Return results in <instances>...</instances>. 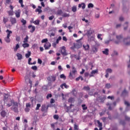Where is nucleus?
<instances>
[{"mask_svg":"<svg viewBox=\"0 0 130 130\" xmlns=\"http://www.w3.org/2000/svg\"><path fill=\"white\" fill-rule=\"evenodd\" d=\"M54 18V16L52 15L51 16H50L49 17V20H50V21H52V20H53Z\"/></svg>","mask_w":130,"mask_h":130,"instance_id":"59","label":"nucleus"},{"mask_svg":"<svg viewBox=\"0 0 130 130\" xmlns=\"http://www.w3.org/2000/svg\"><path fill=\"white\" fill-rule=\"evenodd\" d=\"M83 90H85V91H90V87H89V86H84L83 87Z\"/></svg>","mask_w":130,"mask_h":130,"instance_id":"42","label":"nucleus"},{"mask_svg":"<svg viewBox=\"0 0 130 130\" xmlns=\"http://www.w3.org/2000/svg\"><path fill=\"white\" fill-rule=\"evenodd\" d=\"M41 107V105L40 104H38L36 108V110H39V108Z\"/></svg>","mask_w":130,"mask_h":130,"instance_id":"45","label":"nucleus"},{"mask_svg":"<svg viewBox=\"0 0 130 130\" xmlns=\"http://www.w3.org/2000/svg\"><path fill=\"white\" fill-rule=\"evenodd\" d=\"M122 96H123V97H126L128 96V92H127L126 90L124 89L122 92Z\"/></svg>","mask_w":130,"mask_h":130,"instance_id":"16","label":"nucleus"},{"mask_svg":"<svg viewBox=\"0 0 130 130\" xmlns=\"http://www.w3.org/2000/svg\"><path fill=\"white\" fill-rule=\"evenodd\" d=\"M48 40L47 39H44L42 40V43H47Z\"/></svg>","mask_w":130,"mask_h":130,"instance_id":"50","label":"nucleus"},{"mask_svg":"<svg viewBox=\"0 0 130 130\" xmlns=\"http://www.w3.org/2000/svg\"><path fill=\"white\" fill-rule=\"evenodd\" d=\"M49 107V106H47L46 107V105H43L42 106L41 111L42 112H47Z\"/></svg>","mask_w":130,"mask_h":130,"instance_id":"7","label":"nucleus"},{"mask_svg":"<svg viewBox=\"0 0 130 130\" xmlns=\"http://www.w3.org/2000/svg\"><path fill=\"white\" fill-rule=\"evenodd\" d=\"M74 130H79V126L76 124H74Z\"/></svg>","mask_w":130,"mask_h":130,"instance_id":"52","label":"nucleus"},{"mask_svg":"<svg viewBox=\"0 0 130 130\" xmlns=\"http://www.w3.org/2000/svg\"><path fill=\"white\" fill-rule=\"evenodd\" d=\"M88 9H90L91 8H94V5H93V4L92 3H89L88 5Z\"/></svg>","mask_w":130,"mask_h":130,"instance_id":"44","label":"nucleus"},{"mask_svg":"<svg viewBox=\"0 0 130 130\" xmlns=\"http://www.w3.org/2000/svg\"><path fill=\"white\" fill-rule=\"evenodd\" d=\"M93 33H95V31H94V30L93 29H90L89 30H87V36L88 38H89V36H90V35H92V34H93Z\"/></svg>","mask_w":130,"mask_h":130,"instance_id":"15","label":"nucleus"},{"mask_svg":"<svg viewBox=\"0 0 130 130\" xmlns=\"http://www.w3.org/2000/svg\"><path fill=\"white\" fill-rule=\"evenodd\" d=\"M6 33H7V37H11V34H12L13 33V32L12 31V30H10L9 29H7L6 31Z\"/></svg>","mask_w":130,"mask_h":130,"instance_id":"18","label":"nucleus"},{"mask_svg":"<svg viewBox=\"0 0 130 130\" xmlns=\"http://www.w3.org/2000/svg\"><path fill=\"white\" fill-rule=\"evenodd\" d=\"M105 88H106L107 89H109L111 88V84H110V83H107L105 85Z\"/></svg>","mask_w":130,"mask_h":130,"instance_id":"33","label":"nucleus"},{"mask_svg":"<svg viewBox=\"0 0 130 130\" xmlns=\"http://www.w3.org/2000/svg\"><path fill=\"white\" fill-rule=\"evenodd\" d=\"M47 80L48 81H49V82H55V81L56 80V75L49 76L47 78Z\"/></svg>","mask_w":130,"mask_h":130,"instance_id":"5","label":"nucleus"},{"mask_svg":"<svg viewBox=\"0 0 130 130\" xmlns=\"http://www.w3.org/2000/svg\"><path fill=\"white\" fill-rule=\"evenodd\" d=\"M106 100V96H104L102 98L101 96L100 95L99 96H98L96 98V100L97 101L100 100L101 102H104V101H105Z\"/></svg>","mask_w":130,"mask_h":130,"instance_id":"9","label":"nucleus"},{"mask_svg":"<svg viewBox=\"0 0 130 130\" xmlns=\"http://www.w3.org/2000/svg\"><path fill=\"white\" fill-rule=\"evenodd\" d=\"M74 57L77 60H80V55L77 56V55H75Z\"/></svg>","mask_w":130,"mask_h":130,"instance_id":"53","label":"nucleus"},{"mask_svg":"<svg viewBox=\"0 0 130 130\" xmlns=\"http://www.w3.org/2000/svg\"><path fill=\"white\" fill-rule=\"evenodd\" d=\"M10 22L12 25H14V24H16V23H17V20L15 17H11Z\"/></svg>","mask_w":130,"mask_h":130,"instance_id":"11","label":"nucleus"},{"mask_svg":"<svg viewBox=\"0 0 130 130\" xmlns=\"http://www.w3.org/2000/svg\"><path fill=\"white\" fill-rule=\"evenodd\" d=\"M4 40L7 42V43H10V42H11V39L10 38V37H6L5 38Z\"/></svg>","mask_w":130,"mask_h":130,"instance_id":"23","label":"nucleus"},{"mask_svg":"<svg viewBox=\"0 0 130 130\" xmlns=\"http://www.w3.org/2000/svg\"><path fill=\"white\" fill-rule=\"evenodd\" d=\"M106 73L107 74H111V73H112V70L111 69H107L106 70Z\"/></svg>","mask_w":130,"mask_h":130,"instance_id":"30","label":"nucleus"},{"mask_svg":"<svg viewBox=\"0 0 130 130\" xmlns=\"http://www.w3.org/2000/svg\"><path fill=\"white\" fill-rule=\"evenodd\" d=\"M89 40H90V41H95V37L94 36H91L90 37V36H89Z\"/></svg>","mask_w":130,"mask_h":130,"instance_id":"32","label":"nucleus"},{"mask_svg":"<svg viewBox=\"0 0 130 130\" xmlns=\"http://www.w3.org/2000/svg\"><path fill=\"white\" fill-rule=\"evenodd\" d=\"M60 79H63V80H66L67 79V77L64 76V74H61L60 75Z\"/></svg>","mask_w":130,"mask_h":130,"instance_id":"43","label":"nucleus"},{"mask_svg":"<svg viewBox=\"0 0 130 130\" xmlns=\"http://www.w3.org/2000/svg\"><path fill=\"white\" fill-rule=\"evenodd\" d=\"M28 39H29V37L28 36H26V37L24 39L23 43H27V42H28Z\"/></svg>","mask_w":130,"mask_h":130,"instance_id":"34","label":"nucleus"},{"mask_svg":"<svg viewBox=\"0 0 130 130\" xmlns=\"http://www.w3.org/2000/svg\"><path fill=\"white\" fill-rule=\"evenodd\" d=\"M83 48L84 49V50H89V48H90V46L89 44H87L86 45H83Z\"/></svg>","mask_w":130,"mask_h":130,"instance_id":"24","label":"nucleus"},{"mask_svg":"<svg viewBox=\"0 0 130 130\" xmlns=\"http://www.w3.org/2000/svg\"><path fill=\"white\" fill-rule=\"evenodd\" d=\"M26 107H28V108H30L31 107V105H30L29 103H26Z\"/></svg>","mask_w":130,"mask_h":130,"instance_id":"62","label":"nucleus"},{"mask_svg":"<svg viewBox=\"0 0 130 130\" xmlns=\"http://www.w3.org/2000/svg\"><path fill=\"white\" fill-rule=\"evenodd\" d=\"M16 56L18 57V59L19 60H20L23 58V56L20 53H17L16 54Z\"/></svg>","mask_w":130,"mask_h":130,"instance_id":"20","label":"nucleus"},{"mask_svg":"<svg viewBox=\"0 0 130 130\" xmlns=\"http://www.w3.org/2000/svg\"><path fill=\"white\" fill-rule=\"evenodd\" d=\"M34 24L35 25H39V23H40V20H36V21L33 22Z\"/></svg>","mask_w":130,"mask_h":130,"instance_id":"38","label":"nucleus"},{"mask_svg":"<svg viewBox=\"0 0 130 130\" xmlns=\"http://www.w3.org/2000/svg\"><path fill=\"white\" fill-rule=\"evenodd\" d=\"M60 40H61V37H59L57 39V40H56V44H58V43H59V41H60Z\"/></svg>","mask_w":130,"mask_h":130,"instance_id":"37","label":"nucleus"},{"mask_svg":"<svg viewBox=\"0 0 130 130\" xmlns=\"http://www.w3.org/2000/svg\"><path fill=\"white\" fill-rule=\"evenodd\" d=\"M51 97H52V94H51V93H49L47 94L46 98L47 99H49V98H51Z\"/></svg>","mask_w":130,"mask_h":130,"instance_id":"51","label":"nucleus"},{"mask_svg":"<svg viewBox=\"0 0 130 130\" xmlns=\"http://www.w3.org/2000/svg\"><path fill=\"white\" fill-rule=\"evenodd\" d=\"M77 69L75 67H72V71L70 72L69 78L70 80H73L74 79V77L76 76V74H77Z\"/></svg>","mask_w":130,"mask_h":130,"instance_id":"2","label":"nucleus"},{"mask_svg":"<svg viewBox=\"0 0 130 130\" xmlns=\"http://www.w3.org/2000/svg\"><path fill=\"white\" fill-rule=\"evenodd\" d=\"M24 110L25 112H29V111H30V108L26 107Z\"/></svg>","mask_w":130,"mask_h":130,"instance_id":"55","label":"nucleus"},{"mask_svg":"<svg viewBox=\"0 0 130 130\" xmlns=\"http://www.w3.org/2000/svg\"><path fill=\"white\" fill-rule=\"evenodd\" d=\"M53 118L54 119H56V120H57L58 118H59V116H58V115H54Z\"/></svg>","mask_w":130,"mask_h":130,"instance_id":"46","label":"nucleus"},{"mask_svg":"<svg viewBox=\"0 0 130 130\" xmlns=\"http://www.w3.org/2000/svg\"><path fill=\"white\" fill-rule=\"evenodd\" d=\"M63 87H64L66 89H68V88H69V86L67 85V84L66 83H63L60 85V88H61V89H63Z\"/></svg>","mask_w":130,"mask_h":130,"instance_id":"27","label":"nucleus"},{"mask_svg":"<svg viewBox=\"0 0 130 130\" xmlns=\"http://www.w3.org/2000/svg\"><path fill=\"white\" fill-rule=\"evenodd\" d=\"M125 120H127L128 121H129L130 118L127 117V116H125Z\"/></svg>","mask_w":130,"mask_h":130,"instance_id":"63","label":"nucleus"},{"mask_svg":"<svg viewBox=\"0 0 130 130\" xmlns=\"http://www.w3.org/2000/svg\"><path fill=\"white\" fill-rule=\"evenodd\" d=\"M20 36H17L16 37V41H18V42H19V41H20Z\"/></svg>","mask_w":130,"mask_h":130,"instance_id":"60","label":"nucleus"},{"mask_svg":"<svg viewBox=\"0 0 130 130\" xmlns=\"http://www.w3.org/2000/svg\"><path fill=\"white\" fill-rule=\"evenodd\" d=\"M1 114L2 117H6V115H7V112H6L5 111L3 110L1 112Z\"/></svg>","mask_w":130,"mask_h":130,"instance_id":"25","label":"nucleus"},{"mask_svg":"<svg viewBox=\"0 0 130 130\" xmlns=\"http://www.w3.org/2000/svg\"><path fill=\"white\" fill-rule=\"evenodd\" d=\"M21 23H22L23 25H26V24H27V21H26L25 20H24V19H22L21 20Z\"/></svg>","mask_w":130,"mask_h":130,"instance_id":"47","label":"nucleus"},{"mask_svg":"<svg viewBox=\"0 0 130 130\" xmlns=\"http://www.w3.org/2000/svg\"><path fill=\"white\" fill-rule=\"evenodd\" d=\"M15 16L16 18H20L21 16V10L19 9L15 11Z\"/></svg>","mask_w":130,"mask_h":130,"instance_id":"10","label":"nucleus"},{"mask_svg":"<svg viewBox=\"0 0 130 130\" xmlns=\"http://www.w3.org/2000/svg\"><path fill=\"white\" fill-rule=\"evenodd\" d=\"M11 103H13V107L12 108V110H13L16 113H18V112H19V110H18V106H19L18 102L11 101Z\"/></svg>","mask_w":130,"mask_h":130,"instance_id":"3","label":"nucleus"},{"mask_svg":"<svg viewBox=\"0 0 130 130\" xmlns=\"http://www.w3.org/2000/svg\"><path fill=\"white\" fill-rule=\"evenodd\" d=\"M62 17H64L65 18L67 17H70V14L66 13H63V14L62 15Z\"/></svg>","mask_w":130,"mask_h":130,"instance_id":"54","label":"nucleus"},{"mask_svg":"<svg viewBox=\"0 0 130 130\" xmlns=\"http://www.w3.org/2000/svg\"><path fill=\"white\" fill-rule=\"evenodd\" d=\"M92 50L93 52H97V51H98V48H97V47H96V46H93L92 47Z\"/></svg>","mask_w":130,"mask_h":130,"instance_id":"22","label":"nucleus"},{"mask_svg":"<svg viewBox=\"0 0 130 130\" xmlns=\"http://www.w3.org/2000/svg\"><path fill=\"white\" fill-rule=\"evenodd\" d=\"M30 46V45L27 43H24L22 44V47H23L24 48H27Z\"/></svg>","mask_w":130,"mask_h":130,"instance_id":"26","label":"nucleus"},{"mask_svg":"<svg viewBox=\"0 0 130 130\" xmlns=\"http://www.w3.org/2000/svg\"><path fill=\"white\" fill-rule=\"evenodd\" d=\"M101 36H102V34H98V39H100L101 40H102V38H101Z\"/></svg>","mask_w":130,"mask_h":130,"instance_id":"57","label":"nucleus"},{"mask_svg":"<svg viewBox=\"0 0 130 130\" xmlns=\"http://www.w3.org/2000/svg\"><path fill=\"white\" fill-rule=\"evenodd\" d=\"M31 69L33 70L34 71H37V66H32L31 67Z\"/></svg>","mask_w":130,"mask_h":130,"instance_id":"56","label":"nucleus"},{"mask_svg":"<svg viewBox=\"0 0 130 130\" xmlns=\"http://www.w3.org/2000/svg\"><path fill=\"white\" fill-rule=\"evenodd\" d=\"M9 16H13L14 15V11L13 10H10L8 12Z\"/></svg>","mask_w":130,"mask_h":130,"instance_id":"40","label":"nucleus"},{"mask_svg":"<svg viewBox=\"0 0 130 130\" xmlns=\"http://www.w3.org/2000/svg\"><path fill=\"white\" fill-rule=\"evenodd\" d=\"M102 52L104 54L108 55V54H109V50L108 49H105L104 51H102Z\"/></svg>","mask_w":130,"mask_h":130,"instance_id":"19","label":"nucleus"},{"mask_svg":"<svg viewBox=\"0 0 130 130\" xmlns=\"http://www.w3.org/2000/svg\"><path fill=\"white\" fill-rule=\"evenodd\" d=\"M107 106H109V110H112V108L113 107V106L114 105V103H113L112 104H110L109 103H107L106 104Z\"/></svg>","mask_w":130,"mask_h":130,"instance_id":"14","label":"nucleus"},{"mask_svg":"<svg viewBox=\"0 0 130 130\" xmlns=\"http://www.w3.org/2000/svg\"><path fill=\"white\" fill-rule=\"evenodd\" d=\"M97 122L98 124V127H102L103 125H102V123L100 122V121L99 120H97Z\"/></svg>","mask_w":130,"mask_h":130,"instance_id":"36","label":"nucleus"},{"mask_svg":"<svg viewBox=\"0 0 130 130\" xmlns=\"http://www.w3.org/2000/svg\"><path fill=\"white\" fill-rule=\"evenodd\" d=\"M38 62L40 64H41V63H42V60L40 59H38Z\"/></svg>","mask_w":130,"mask_h":130,"instance_id":"64","label":"nucleus"},{"mask_svg":"<svg viewBox=\"0 0 130 130\" xmlns=\"http://www.w3.org/2000/svg\"><path fill=\"white\" fill-rule=\"evenodd\" d=\"M51 47V44L49 42H47L45 44L44 47L46 50H47L50 48Z\"/></svg>","mask_w":130,"mask_h":130,"instance_id":"8","label":"nucleus"},{"mask_svg":"<svg viewBox=\"0 0 130 130\" xmlns=\"http://www.w3.org/2000/svg\"><path fill=\"white\" fill-rule=\"evenodd\" d=\"M81 107L82 108L83 110H87V106H86V105L83 104L81 105Z\"/></svg>","mask_w":130,"mask_h":130,"instance_id":"41","label":"nucleus"},{"mask_svg":"<svg viewBox=\"0 0 130 130\" xmlns=\"http://www.w3.org/2000/svg\"><path fill=\"white\" fill-rule=\"evenodd\" d=\"M82 39H80L77 41H76L77 43L74 44V48H81L82 47V45H83V43L81 41Z\"/></svg>","mask_w":130,"mask_h":130,"instance_id":"4","label":"nucleus"},{"mask_svg":"<svg viewBox=\"0 0 130 130\" xmlns=\"http://www.w3.org/2000/svg\"><path fill=\"white\" fill-rule=\"evenodd\" d=\"M78 8H82L83 10L85 9L86 8V4L85 3H81V4H79Z\"/></svg>","mask_w":130,"mask_h":130,"instance_id":"17","label":"nucleus"},{"mask_svg":"<svg viewBox=\"0 0 130 130\" xmlns=\"http://www.w3.org/2000/svg\"><path fill=\"white\" fill-rule=\"evenodd\" d=\"M28 29H30V28H31V30H30V33H34V31H35L36 28H35V26H32V25H28Z\"/></svg>","mask_w":130,"mask_h":130,"instance_id":"13","label":"nucleus"},{"mask_svg":"<svg viewBox=\"0 0 130 130\" xmlns=\"http://www.w3.org/2000/svg\"><path fill=\"white\" fill-rule=\"evenodd\" d=\"M36 12H38L39 14H41L42 13V10L39 8L36 9Z\"/></svg>","mask_w":130,"mask_h":130,"instance_id":"49","label":"nucleus"},{"mask_svg":"<svg viewBox=\"0 0 130 130\" xmlns=\"http://www.w3.org/2000/svg\"><path fill=\"white\" fill-rule=\"evenodd\" d=\"M61 53L62 55H64V56H66V55H68V53H67V51L66 50V47L62 46L61 48Z\"/></svg>","mask_w":130,"mask_h":130,"instance_id":"6","label":"nucleus"},{"mask_svg":"<svg viewBox=\"0 0 130 130\" xmlns=\"http://www.w3.org/2000/svg\"><path fill=\"white\" fill-rule=\"evenodd\" d=\"M49 36L50 37H52V36H55V32L50 34Z\"/></svg>","mask_w":130,"mask_h":130,"instance_id":"61","label":"nucleus"},{"mask_svg":"<svg viewBox=\"0 0 130 130\" xmlns=\"http://www.w3.org/2000/svg\"><path fill=\"white\" fill-rule=\"evenodd\" d=\"M98 70H93L91 73L90 75H89V78H91V77H94V75H95V74H98Z\"/></svg>","mask_w":130,"mask_h":130,"instance_id":"12","label":"nucleus"},{"mask_svg":"<svg viewBox=\"0 0 130 130\" xmlns=\"http://www.w3.org/2000/svg\"><path fill=\"white\" fill-rule=\"evenodd\" d=\"M124 104H125V105H126L127 106L126 108V111H127V110H128V109L129 108V106H130L129 103H128V102L125 101Z\"/></svg>","mask_w":130,"mask_h":130,"instance_id":"21","label":"nucleus"},{"mask_svg":"<svg viewBox=\"0 0 130 130\" xmlns=\"http://www.w3.org/2000/svg\"><path fill=\"white\" fill-rule=\"evenodd\" d=\"M30 55H31V52L28 51L27 53L25 54V57L26 58H29V57H30Z\"/></svg>","mask_w":130,"mask_h":130,"instance_id":"29","label":"nucleus"},{"mask_svg":"<svg viewBox=\"0 0 130 130\" xmlns=\"http://www.w3.org/2000/svg\"><path fill=\"white\" fill-rule=\"evenodd\" d=\"M112 40H113V39H110L109 40H107L105 42V44H109V42H110V41H112Z\"/></svg>","mask_w":130,"mask_h":130,"instance_id":"48","label":"nucleus"},{"mask_svg":"<svg viewBox=\"0 0 130 130\" xmlns=\"http://www.w3.org/2000/svg\"><path fill=\"white\" fill-rule=\"evenodd\" d=\"M68 102L69 103H73V102H75V98H70L68 100Z\"/></svg>","mask_w":130,"mask_h":130,"instance_id":"28","label":"nucleus"},{"mask_svg":"<svg viewBox=\"0 0 130 130\" xmlns=\"http://www.w3.org/2000/svg\"><path fill=\"white\" fill-rule=\"evenodd\" d=\"M107 99H111V100H113V99H114V96H108L107 97Z\"/></svg>","mask_w":130,"mask_h":130,"instance_id":"58","label":"nucleus"},{"mask_svg":"<svg viewBox=\"0 0 130 130\" xmlns=\"http://www.w3.org/2000/svg\"><path fill=\"white\" fill-rule=\"evenodd\" d=\"M128 25V22H125L124 24V30H126L127 29V26Z\"/></svg>","mask_w":130,"mask_h":130,"instance_id":"39","label":"nucleus"},{"mask_svg":"<svg viewBox=\"0 0 130 130\" xmlns=\"http://www.w3.org/2000/svg\"><path fill=\"white\" fill-rule=\"evenodd\" d=\"M72 11L74 13L77 12V7L76 6H73Z\"/></svg>","mask_w":130,"mask_h":130,"instance_id":"35","label":"nucleus"},{"mask_svg":"<svg viewBox=\"0 0 130 130\" xmlns=\"http://www.w3.org/2000/svg\"><path fill=\"white\" fill-rule=\"evenodd\" d=\"M18 48H20V45H19V44H16V47L14 48V50L15 51H17Z\"/></svg>","mask_w":130,"mask_h":130,"instance_id":"31","label":"nucleus"},{"mask_svg":"<svg viewBox=\"0 0 130 130\" xmlns=\"http://www.w3.org/2000/svg\"><path fill=\"white\" fill-rule=\"evenodd\" d=\"M116 38L118 42H116L115 43L117 44H118V43H120L122 41H123V43L125 44V45H129L130 42H126L125 41L129 39L130 37H127V38H125L124 39H122V36H117L116 37Z\"/></svg>","mask_w":130,"mask_h":130,"instance_id":"1","label":"nucleus"}]
</instances>
